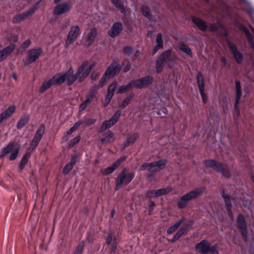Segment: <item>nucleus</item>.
<instances>
[{"label": "nucleus", "mask_w": 254, "mask_h": 254, "mask_svg": "<svg viewBox=\"0 0 254 254\" xmlns=\"http://www.w3.org/2000/svg\"><path fill=\"white\" fill-rule=\"evenodd\" d=\"M83 68V64L82 65H80L76 72L73 74L72 67L70 66L66 72H60L56 74V75L58 77L59 79L60 80L62 84L66 81L67 85L70 86L76 80H77L78 83H81L82 82L79 81V79L81 75Z\"/></svg>", "instance_id": "f257e3e1"}, {"label": "nucleus", "mask_w": 254, "mask_h": 254, "mask_svg": "<svg viewBox=\"0 0 254 254\" xmlns=\"http://www.w3.org/2000/svg\"><path fill=\"white\" fill-rule=\"evenodd\" d=\"M204 190V187L197 188L184 194L178 201L177 207L180 209L185 208L188 205L189 201L198 198L203 194Z\"/></svg>", "instance_id": "f03ea898"}, {"label": "nucleus", "mask_w": 254, "mask_h": 254, "mask_svg": "<svg viewBox=\"0 0 254 254\" xmlns=\"http://www.w3.org/2000/svg\"><path fill=\"white\" fill-rule=\"evenodd\" d=\"M203 163L206 167L217 171L225 178H230V172L227 164L213 159L205 160Z\"/></svg>", "instance_id": "7ed1b4c3"}, {"label": "nucleus", "mask_w": 254, "mask_h": 254, "mask_svg": "<svg viewBox=\"0 0 254 254\" xmlns=\"http://www.w3.org/2000/svg\"><path fill=\"white\" fill-rule=\"evenodd\" d=\"M135 173L130 172L127 168H124L119 173L116 179V184L115 186L116 190L120 189L122 185H127L134 179Z\"/></svg>", "instance_id": "20e7f679"}, {"label": "nucleus", "mask_w": 254, "mask_h": 254, "mask_svg": "<svg viewBox=\"0 0 254 254\" xmlns=\"http://www.w3.org/2000/svg\"><path fill=\"white\" fill-rule=\"evenodd\" d=\"M217 248V244L210 246L209 242L206 240H202L195 246V250L200 254H219Z\"/></svg>", "instance_id": "39448f33"}, {"label": "nucleus", "mask_w": 254, "mask_h": 254, "mask_svg": "<svg viewBox=\"0 0 254 254\" xmlns=\"http://www.w3.org/2000/svg\"><path fill=\"white\" fill-rule=\"evenodd\" d=\"M20 150V147L15 142H10L5 147L1 149L0 158H3L6 155L11 152L9 160L13 161L16 159Z\"/></svg>", "instance_id": "423d86ee"}, {"label": "nucleus", "mask_w": 254, "mask_h": 254, "mask_svg": "<svg viewBox=\"0 0 254 254\" xmlns=\"http://www.w3.org/2000/svg\"><path fill=\"white\" fill-rule=\"evenodd\" d=\"M172 50L169 49L163 52L156 60L155 70L156 73H160L164 67L165 64L170 63L173 61L171 56Z\"/></svg>", "instance_id": "0eeeda50"}, {"label": "nucleus", "mask_w": 254, "mask_h": 254, "mask_svg": "<svg viewBox=\"0 0 254 254\" xmlns=\"http://www.w3.org/2000/svg\"><path fill=\"white\" fill-rule=\"evenodd\" d=\"M41 0L35 2L27 11L16 14L12 18V23L17 24L26 19L28 16L34 13L39 7Z\"/></svg>", "instance_id": "6e6552de"}, {"label": "nucleus", "mask_w": 254, "mask_h": 254, "mask_svg": "<svg viewBox=\"0 0 254 254\" xmlns=\"http://www.w3.org/2000/svg\"><path fill=\"white\" fill-rule=\"evenodd\" d=\"M237 228L245 242L248 240L247 226L245 217L242 214H238L237 218Z\"/></svg>", "instance_id": "1a4fd4ad"}, {"label": "nucleus", "mask_w": 254, "mask_h": 254, "mask_svg": "<svg viewBox=\"0 0 254 254\" xmlns=\"http://www.w3.org/2000/svg\"><path fill=\"white\" fill-rule=\"evenodd\" d=\"M45 126L44 124H41L37 130L34 136L30 143V147L31 148L32 151L34 150L38 146L45 132Z\"/></svg>", "instance_id": "9d476101"}, {"label": "nucleus", "mask_w": 254, "mask_h": 254, "mask_svg": "<svg viewBox=\"0 0 254 254\" xmlns=\"http://www.w3.org/2000/svg\"><path fill=\"white\" fill-rule=\"evenodd\" d=\"M172 190L173 188L169 186L166 188L149 190L145 193V196L146 198L157 197L161 195H166Z\"/></svg>", "instance_id": "9b49d317"}, {"label": "nucleus", "mask_w": 254, "mask_h": 254, "mask_svg": "<svg viewBox=\"0 0 254 254\" xmlns=\"http://www.w3.org/2000/svg\"><path fill=\"white\" fill-rule=\"evenodd\" d=\"M153 81V78L150 75L132 80L133 86L137 89H142L150 85Z\"/></svg>", "instance_id": "f8f14e48"}, {"label": "nucleus", "mask_w": 254, "mask_h": 254, "mask_svg": "<svg viewBox=\"0 0 254 254\" xmlns=\"http://www.w3.org/2000/svg\"><path fill=\"white\" fill-rule=\"evenodd\" d=\"M61 84H62L61 82L56 74L52 78L44 80L39 91L40 93L42 94L49 89L52 85H59Z\"/></svg>", "instance_id": "ddd939ff"}, {"label": "nucleus", "mask_w": 254, "mask_h": 254, "mask_svg": "<svg viewBox=\"0 0 254 254\" xmlns=\"http://www.w3.org/2000/svg\"><path fill=\"white\" fill-rule=\"evenodd\" d=\"M72 8V4L68 2H64L58 4L54 8L53 13L55 15H61L68 12Z\"/></svg>", "instance_id": "4468645a"}, {"label": "nucleus", "mask_w": 254, "mask_h": 254, "mask_svg": "<svg viewBox=\"0 0 254 254\" xmlns=\"http://www.w3.org/2000/svg\"><path fill=\"white\" fill-rule=\"evenodd\" d=\"M228 47L234 59L238 64L242 63L244 59L243 54L238 49L237 46L233 42L228 41Z\"/></svg>", "instance_id": "2eb2a0df"}, {"label": "nucleus", "mask_w": 254, "mask_h": 254, "mask_svg": "<svg viewBox=\"0 0 254 254\" xmlns=\"http://www.w3.org/2000/svg\"><path fill=\"white\" fill-rule=\"evenodd\" d=\"M80 34V28L77 25L71 26L67 35L65 43L67 45L71 44Z\"/></svg>", "instance_id": "dca6fc26"}, {"label": "nucleus", "mask_w": 254, "mask_h": 254, "mask_svg": "<svg viewBox=\"0 0 254 254\" xmlns=\"http://www.w3.org/2000/svg\"><path fill=\"white\" fill-rule=\"evenodd\" d=\"M127 157L126 156H123L116 160L111 166H109L107 168L102 170L101 173L103 175H107L112 173L119 166L121 165L122 163L126 160Z\"/></svg>", "instance_id": "f3484780"}, {"label": "nucleus", "mask_w": 254, "mask_h": 254, "mask_svg": "<svg viewBox=\"0 0 254 254\" xmlns=\"http://www.w3.org/2000/svg\"><path fill=\"white\" fill-rule=\"evenodd\" d=\"M42 52V49L41 48H33L29 50L27 58V63L30 64L36 62Z\"/></svg>", "instance_id": "a211bd4d"}, {"label": "nucleus", "mask_w": 254, "mask_h": 254, "mask_svg": "<svg viewBox=\"0 0 254 254\" xmlns=\"http://www.w3.org/2000/svg\"><path fill=\"white\" fill-rule=\"evenodd\" d=\"M222 197L224 199V201L226 205V210L228 215L231 220H233V213L232 211V205L231 201L230 195L226 193V190L223 189L222 190Z\"/></svg>", "instance_id": "6ab92c4d"}, {"label": "nucleus", "mask_w": 254, "mask_h": 254, "mask_svg": "<svg viewBox=\"0 0 254 254\" xmlns=\"http://www.w3.org/2000/svg\"><path fill=\"white\" fill-rule=\"evenodd\" d=\"M121 69V65L115 61H113L105 72L109 76L114 77L119 73Z\"/></svg>", "instance_id": "aec40b11"}, {"label": "nucleus", "mask_w": 254, "mask_h": 254, "mask_svg": "<svg viewBox=\"0 0 254 254\" xmlns=\"http://www.w3.org/2000/svg\"><path fill=\"white\" fill-rule=\"evenodd\" d=\"M197 82L199 88L200 95L203 103H206L207 101V96L204 93V83L203 76L200 72L197 74Z\"/></svg>", "instance_id": "412c9836"}, {"label": "nucleus", "mask_w": 254, "mask_h": 254, "mask_svg": "<svg viewBox=\"0 0 254 254\" xmlns=\"http://www.w3.org/2000/svg\"><path fill=\"white\" fill-rule=\"evenodd\" d=\"M88 64V61L86 60L83 61L80 65H82L83 64V68L81 72V76L80 77V82H83L85 78L88 76L91 70L95 65V62H93L88 67L85 68L87 66Z\"/></svg>", "instance_id": "4be33fe9"}, {"label": "nucleus", "mask_w": 254, "mask_h": 254, "mask_svg": "<svg viewBox=\"0 0 254 254\" xmlns=\"http://www.w3.org/2000/svg\"><path fill=\"white\" fill-rule=\"evenodd\" d=\"M88 64V61L86 60L83 61L80 65H82L83 64V68L81 72V76L80 77V82H83L85 78L88 76L91 70L95 65V62H93L88 67L85 68L87 66Z\"/></svg>", "instance_id": "5701e85b"}, {"label": "nucleus", "mask_w": 254, "mask_h": 254, "mask_svg": "<svg viewBox=\"0 0 254 254\" xmlns=\"http://www.w3.org/2000/svg\"><path fill=\"white\" fill-rule=\"evenodd\" d=\"M117 82L116 81L112 82L109 86L107 90V94L106 96L104 106L106 107L108 105L111 101V99L113 97L115 91L117 88Z\"/></svg>", "instance_id": "b1692460"}, {"label": "nucleus", "mask_w": 254, "mask_h": 254, "mask_svg": "<svg viewBox=\"0 0 254 254\" xmlns=\"http://www.w3.org/2000/svg\"><path fill=\"white\" fill-rule=\"evenodd\" d=\"M123 30L122 24L117 22L113 24L111 28L108 31V35L112 38H115L120 35Z\"/></svg>", "instance_id": "393cba45"}, {"label": "nucleus", "mask_w": 254, "mask_h": 254, "mask_svg": "<svg viewBox=\"0 0 254 254\" xmlns=\"http://www.w3.org/2000/svg\"><path fill=\"white\" fill-rule=\"evenodd\" d=\"M98 34V30L96 27L91 28L87 35L86 39V46L87 47L90 46L93 43L95 38L96 37Z\"/></svg>", "instance_id": "a878e982"}, {"label": "nucleus", "mask_w": 254, "mask_h": 254, "mask_svg": "<svg viewBox=\"0 0 254 254\" xmlns=\"http://www.w3.org/2000/svg\"><path fill=\"white\" fill-rule=\"evenodd\" d=\"M16 107L14 105L10 106L4 112L0 115V124L8 118L15 111Z\"/></svg>", "instance_id": "bb28decb"}, {"label": "nucleus", "mask_w": 254, "mask_h": 254, "mask_svg": "<svg viewBox=\"0 0 254 254\" xmlns=\"http://www.w3.org/2000/svg\"><path fill=\"white\" fill-rule=\"evenodd\" d=\"M191 20L200 30L203 32L207 30L208 26L203 20L195 16H192Z\"/></svg>", "instance_id": "cd10ccee"}, {"label": "nucleus", "mask_w": 254, "mask_h": 254, "mask_svg": "<svg viewBox=\"0 0 254 254\" xmlns=\"http://www.w3.org/2000/svg\"><path fill=\"white\" fill-rule=\"evenodd\" d=\"M114 133L112 131L108 130L103 134V137L100 139L102 144L114 142L115 140Z\"/></svg>", "instance_id": "c85d7f7f"}, {"label": "nucleus", "mask_w": 254, "mask_h": 254, "mask_svg": "<svg viewBox=\"0 0 254 254\" xmlns=\"http://www.w3.org/2000/svg\"><path fill=\"white\" fill-rule=\"evenodd\" d=\"M76 162V156L74 155L71 157L70 159V161L68 163H67L64 167L63 169V174L64 175H66L69 173L70 171H71L74 165Z\"/></svg>", "instance_id": "c756f323"}, {"label": "nucleus", "mask_w": 254, "mask_h": 254, "mask_svg": "<svg viewBox=\"0 0 254 254\" xmlns=\"http://www.w3.org/2000/svg\"><path fill=\"white\" fill-rule=\"evenodd\" d=\"M30 119V116L28 114L24 115L21 116L17 122L16 124V128L18 129H21L25 126L27 125Z\"/></svg>", "instance_id": "7c9ffc66"}, {"label": "nucleus", "mask_w": 254, "mask_h": 254, "mask_svg": "<svg viewBox=\"0 0 254 254\" xmlns=\"http://www.w3.org/2000/svg\"><path fill=\"white\" fill-rule=\"evenodd\" d=\"M94 97L95 95H93L92 93H89L86 96V100L79 105L80 110L81 111L84 110L86 108L87 105L93 101Z\"/></svg>", "instance_id": "2f4dec72"}, {"label": "nucleus", "mask_w": 254, "mask_h": 254, "mask_svg": "<svg viewBox=\"0 0 254 254\" xmlns=\"http://www.w3.org/2000/svg\"><path fill=\"white\" fill-rule=\"evenodd\" d=\"M139 137V133L137 132H134L127 138L126 141L124 143L125 147H127L130 145L132 144Z\"/></svg>", "instance_id": "473e14b6"}, {"label": "nucleus", "mask_w": 254, "mask_h": 254, "mask_svg": "<svg viewBox=\"0 0 254 254\" xmlns=\"http://www.w3.org/2000/svg\"><path fill=\"white\" fill-rule=\"evenodd\" d=\"M134 94L133 93H131L127 97H126L122 101V103L119 105V108L121 109H125L127 105H128L131 100L133 98Z\"/></svg>", "instance_id": "72a5a7b5"}, {"label": "nucleus", "mask_w": 254, "mask_h": 254, "mask_svg": "<svg viewBox=\"0 0 254 254\" xmlns=\"http://www.w3.org/2000/svg\"><path fill=\"white\" fill-rule=\"evenodd\" d=\"M30 152H27L22 157L19 166V171L20 172L23 171V169L25 166V165L27 163L28 160L30 157Z\"/></svg>", "instance_id": "f704fd0d"}, {"label": "nucleus", "mask_w": 254, "mask_h": 254, "mask_svg": "<svg viewBox=\"0 0 254 254\" xmlns=\"http://www.w3.org/2000/svg\"><path fill=\"white\" fill-rule=\"evenodd\" d=\"M133 85V84L131 80L127 85H122V86H120L117 91V94H122L124 93H126L128 90L131 89Z\"/></svg>", "instance_id": "c9c22d12"}, {"label": "nucleus", "mask_w": 254, "mask_h": 254, "mask_svg": "<svg viewBox=\"0 0 254 254\" xmlns=\"http://www.w3.org/2000/svg\"><path fill=\"white\" fill-rule=\"evenodd\" d=\"M167 162L168 160L167 159H160L159 160L154 162V167H157V169H156L157 171L160 170H163L166 167Z\"/></svg>", "instance_id": "e433bc0d"}, {"label": "nucleus", "mask_w": 254, "mask_h": 254, "mask_svg": "<svg viewBox=\"0 0 254 254\" xmlns=\"http://www.w3.org/2000/svg\"><path fill=\"white\" fill-rule=\"evenodd\" d=\"M141 13L143 16H144L148 19H151L152 18V14L150 9L146 5L143 4L142 5Z\"/></svg>", "instance_id": "4c0bfd02"}, {"label": "nucleus", "mask_w": 254, "mask_h": 254, "mask_svg": "<svg viewBox=\"0 0 254 254\" xmlns=\"http://www.w3.org/2000/svg\"><path fill=\"white\" fill-rule=\"evenodd\" d=\"M111 2L120 10L122 13L125 14L126 13V10L121 0H111Z\"/></svg>", "instance_id": "58836bf2"}, {"label": "nucleus", "mask_w": 254, "mask_h": 254, "mask_svg": "<svg viewBox=\"0 0 254 254\" xmlns=\"http://www.w3.org/2000/svg\"><path fill=\"white\" fill-rule=\"evenodd\" d=\"M114 125L113 124V123L110 120H106L102 123L101 127H100V129L99 130V132H103L106 129L112 127Z\"/></svg>", "instance_id": "ea45409f"}, {"label": "nucleus", "mask_w": 254, "mask_h": 254, "mask_svg": "<svg viewBox=\"0 0 254 254\" xmlns=\"http://www.w3.org/2000/svg\"><path fill=\"white\" fill-rule=\"evenodd\" d=\"M184 219L182 218L179 222L175 223L173 225L169 227L167 230V233L168 234H171L174 232L180 226V225L184 222Z\"/></svg>", "instance_id": "a19ab883"}, {"label": "nucleus", "mask_w": 254, "mask_h": 254, "mask_svg": "<svg viewBox=\"0 0 254 254\" xmlns=\"http://www.w3.org/2000/svg\"><path fill=\"white\" fill-rule=\"evenodd\" d=\"M180 49L181 51H183L188 55L192 56V53L191 50L188 45L185 44L183 43H181L180 45Z\"/></svg>", "instance_id": "79ce46f5"}, {"label": "nucleus", "mask_w": 254, "mask_h": 254, "mask_svg": "<svg viewBox=\"0 0 254 254\" xmlns=\"http://www.w3.org/2000/svg\"><path fill=\"white\" fill-rule=\"evenodd\" d=\"M121 113L122 112L120 110H117L109 119L114 125H115L118 121L121 115Z\"/></svg>", "instance_id": "37998d69"}, {"label": "nucleus", "mask_w": 254, "mask_h": 254, "mask_svg": "<svg viewBox=\"0 0 254 254\" xmlns=\"http://www.w3.org/2000/svg\"><path fill=\"white\" fill-rule=\"evenodd\" d=\"M121 113L122 112L120 110H117L109 119L114 125H115L118 121L121 115Z\"/></svg>", "instance_id": "c03bdc74"}, {"label": "nucleus", "mask_w": 254, "mask_h": 254, "mask_svg": "<svg viewBox=\"0 0 254 254\" xmlns=\"http://www.w3.org/2000/svg\"><path fill=\"white\" fill-rule=\"evenodd\" d=\"M121 113L122 112L120 110H117L109 119L114 125H115L118 121L121 115Z\"/></svg>", "instance_id": "a18cd8bd"}, {"label": "nucleus", "mask_w": 254, "mask_h": 254, "mask_svg": "<svg viewBox=\"0 0 254 254\" xmlns=\"http://www.w3.org/2000/svg\"><path fill=\"white\" fill-rule=\"evenodd\" d=\"M110 77V76H109L108 74L106 72H105L104 74L99 82V87H102L104 86Z\"/></svg>", "instance_id": "49530a36"}, {"label": "nucleus", "mask_w": 254, "mask_h": 254, "mask_svg": "<svg viewBox=\"0 0 254 254\" xmlns=\"http://www.w3.org/2000/svg\"><path fill=\"white\" fill-rule=\"evenodd\" d=\"M84 245V241H81L76 247L74 254H82Z\"/></svg>", "instance_id": "de8ad7c7"}, {"label": "nucleus", "mask_w": 254, "mask_h": 254, "mask_svg": "<svg viewBox=\"0 0 254 254\" xmlns=\"http://www.w3.org/2000/svg\"><path fill=\"white\" fill-rule=\"evenodd\" d=\"M123 70L124 72H127L130 68V63L128 59L125 60L122 63Z\"/></svg>", "instance_id": "09e8293b"}, {"label": "nucleus", "mask_w": 254, "mask_h": 254, "mask_svg": "<svg viewBox=\"0 0 254 254\" xmlns=\"http://www.w3.org/2000/svg\"><path fill=\"white\" fill-rule=\"evenodd\" d=\"M117 238L114 236V242L111 243L110 247V253H115L117 249Z\"/></svg>", "instance_id": "8fccbe9b"}, {"label": "nucleus", "mask_w": 254, "mask_h": 254, "mask_svg": "<svg viewBox=\"0 0 254 254\" xmlns=\"http://www.w3.org/2000/svg\"><path fill=\"white\" fill-rule=\"evenodd\" d=\"M15 45L13 44H11L10 45L7 46L3 49V52L7 55V56L10 55L14 50Z\"/></svg>", "instance_id": "3c124183"}, {"label": "nucleus", "mask_w": 254, "mask_h": 254, "mask_svg": "<svg viewBox=\"0 0 254 254\" xmlns=\"http://www.w3.org/2000/svg\"><path fill=\"white\" fill-rule=\"evenodd\" d=\"M154 167V162L148 163H143L141 166V170L142 171L147 170H149L151 168Z\"/></svg>", "instance_id": "603ef678"}, {"label": "nucleus", "mask_w": 254, "mask_h": 254, "mask_svg": "<svg viewBox=\"0 0 254 254\" xmlns=\"http://www.w3.org/2000/svg\"><path fill=\"white\" fill-rule=\"evenodd\" d=\"M235 84L236 89V96L241 97L242 95V91L241 89L240 82L238 80H236Z\"/></svg>", "instance_id": "864d4df0"}, {"label": "nucleus", "mask_w": 254, "mask_h": 254, "mask_svg": "<svg viewBox=\"0 0 254 254\" xmlns=\"http://www.w3.org/2000/svg\"><path fill=\"white\" fill-rule=\"evenodd\" d=\"M133 51V48L129 46H125L122 50L123 53L126 56H130Z\"/></svg>", "instance_id": "5fc2aeb1"}, {"label": "nucleus", "mask_w": 254, "mask_h": 254, "mask_svg": "<svg viewBox=\"0 0 254 254\" xmlns=\"http://www.w3.org/2000/svg\"><path fill=\"white\" fill-rule=\"evenodd\" d=\"M80 139L81 137L80 135H77L76 137H74L72 140H70V143H69V147H73L75 145H76L80 141Z\"/></svg>", "instance_id": "6e6d98bb"}, {"label": "nucleus", "mask_w": 254, "mask_h": 254, "mask_svg": "<svg viewBox=\"0 0 254 254\" xmlns=\"http://www.w3.org/2000/svg\"><path fill=\"white\" fill-rule=\"evenodd\" d=\"M112 241L114 242V236L113 233L110 232L106 238V244L107 245L109 246L111 244Z\"/></svg>", "instance_id": "4d7b16f0"}, {"label": "nucleus", "mask_w": 254, "mask_h": 254, "mask_svg": "<svg viewBox=\"0 0 254 254\" xmlns=\"http://www.w3.org/2000/svg\"><path fill=\"white\" fill-rule=\"evenodd\" d=\"M156 42L157 43V46H160L163 47V42L162 37V34L159 33H158L156 38Z\"/></svg>", "instance_id": "13d9d810"}, {"label": "nucleus", "mask_w": 254, "mask_h": 254, "mask_svg": "<svg viewBox=\"0 0 254 254\" xmlns=\"http://www.w3.org/2000/svg\"><path fill=\"white\" fill-rule=\"evenodd\" d=\"M189 227V225L188 224L185 225L178 230L177 233L181 237L186 232Z\"/></svg>", "instance_id": "bf43d9fd"}, {"label": "nucleus", "mask_w": 254, "mask_h": 254, "mask_svg": "<svg viewBox=\"0 0 254 254\" xmlns=\"http://www.w3.org/2000/svg\"><path fill=\"white\" fill-rule=\"evenodd\" d=\"M220 28V26L218 24H211L209 26V30L210 32H216Z\"/></svg>", "instance_id": "052dcab7"}, {"label": "nucleus", "mask_w": 254, "mask_h": 254, "mask_svg": "<svg viewBox=\"0 0 254 254\" xmlns=\"http://www.w3.org/2000/svg\"><path fill=\"white\" fill-rule=\"evenodd\" d=\"M241 97L237 96L236 97L235 104H234V109L236 111H238V114L239 115V108L238 107V104H239L240 100Z\"/></svg>", "instance_id": "680f3d73"}, {"label": "nucleus", "mask_w": 254, "mask_h": 254, "mask_svg": "<svg viewBox=\"0 0 254 254\" xmlns=\"http://www.w3.org/2000/svg\"><path fill=\"white\" fill-rule=\"evenodd\" d=\"M31 44V42L30 40H29V39L26 40L22 44L21 48L23 50H25L30 46Z\"/></svg>", "instance_id": "e2e57ef3"}, {"label": "nucleus", "mask_w": 254, "mask_h": 254, "mask_svg": "<svg viewBox=\"0 0 254 254\" xmlns=\"http://www.w3.org/2000/svg\"><path fill=\"white\" fill-rule=\"evenodd\" d=\"M96 121V119H86V123L88 126H91L95 124Z\"/></svg>", "instance_id": "0e129e2a"}, {"label": "nucleus", "mask_w": 254, "mask_h": 254, "mask_svg": "<svg viewBox=\"0 0 254 254\" xmlns=\"http://www.w3.org/2000/svg\"><path fill=\"white\" fill-rule=\"evenodd\" d=\"M244 32H245V33L246 34V37H247V38L248 39V41H249V40L253 39V37L252 36V35L251 32L248 29H247Z\"/></svg>", "instance_id": "69168bd1"}, {"label": "nucleus", "mask_w": 254, "mask_h": 254, "mask_svg": "<svg viewBox=\"0 0 254 254\" xmlns=\"http://www.w3.org/2000/svg\"><path fill=\"white\" fill-rule=\"evenodd\" d=\"M7 57V55L3 52V50L0 51V62L6 59Z\"/></svg>", "instance_id": "338daca9"}, {"label": "nucleus", "mask_w": 254, "mask_h": 254, "mask_svg": "<svg viewBox=\"0 0 254 254\" xmlns=\"http://www.w3.org/2000/svg\"><path fill=\"white\" fill-rule=\"evenodd\" d=\"M99 74L98 72L94 71L91 74V75L90 76V78L92 80H96L97 79V78H98V77L99 76Z\"/></svg>", "instance_id": "774afa93"}]
</instances>
